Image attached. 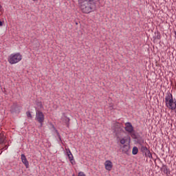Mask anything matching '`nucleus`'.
Wrapping results in <instances>:
<instances>
[{"label": "nucleus", "instance_id": "nucleus-1", "mask_svg": "<svg viewBox=\"0 0 176 176\" xmlns=\"http://www.w3.org/2000/svg\"><path fill=\"white\" fill-rule=\"evenodd\" d=\"M97 2L98 0H78V6L82 13L89 14L96 10Z\"/></svg>", "mask_w": 176, "mask_h": 176}, {"label": "nucleus", "instance_id": "nucleus-2", "mask_svg": "<svg viewBox=\"0 0 176 176\" xmlns=\"http://www.w3.org/2000/svg\"><path fill=\"white\" fill-rule=\"evenodd\" d=\"M165 102L167 108L174 111L176 109V101L173 98V94L168 93L165 97Z\"/></svg>", "mask_w": 176, "mask_h": 176}, {"label": "nucleus", "instance_id": "nucleus-3", "mask_svg": "<svg viewBox=\"0 0 176 176\" xmlns=\"http://www.w3.org/2000/svg\"><path fill=\"white\" fill-rule=\"evenodd\" d=\"M23 56L20 53L12 54L8 56V61L10 64H17L19 61H21Z\"/></svg>", "mask_w": 176, "mask_h": 176}, {"label": "nucleus", "instance_id": "nucleus-4", "mask_svg": "<svg viewBox=\"0 0 176 176\" xmlns=\"http://www.w3.org/2000/svg\"><path fill=\"white\" fill-rule=\"evenodd\" d=\"M35 120L40 123L41 127L43 126V122H45V115H43L42 111L38 110L36 111Z\"/></svg>", "mask_w": 176, "mask_h": 176}, {"label": "nucleus", "instance_id": "nucleus-5", "mask_svg": "<svg viewBox=\"0 0 176 176\" xmlns=\"http://www.w3.org/2000/svg\"><path fill=\"white\" fill-rule=\"evenodd\" d=\"M20 111H21V107L17 104H14L10 107V112L12 113H20Z\"/></svg>", "mask_w": 176, "mask_h": 176}, {"label": "nucleus", "instance_id": "nucleus-6", "mask_svg": "<svg viewBox=\"0 0 176 176\" xmlns=\"http://www.w3.org/2000/svg\"><path fill=\"white\" fill-rule=\"evenodd\" d=\"M113 133H115L116 135H118L120 131H122V128L119 123L115 124L112 127Z\"/></svg>", "mask_w": 176, "mask_h": 176}, {"label": "nucleus", "instance_id": "nucleus-7", "mask_svg": "<svg viewBox=\"0 0 176 176\" xmlns=\"http://www.w3.org/2000/svg\"><path fill=\"white\" fill-rule=\"evenodd\" d=\"M104 167L107 171H111V170H112V168L113 167V164H112V162L111 160H107L104 162Z\"/></svg>", "mask_w": 176, "mask_h": 176}, {"label": "nucleus", "instance_id": "nucleus-8", "mask_svg": "<svg viewBox=\"0 0 176 176\" xmlns=\"http://www.w3.org/2000/svg\"><path fill=\"white\" fill-rule=\"evenodd\" d=\"M21 159L22 163H23L26 168H28V167H30V162H28V160H27L25 155L21 154Z\"/></svg>", "mask_w": 176, "mask_h": 176}, {"label": "nucleus", "instance_id": "nucleus-9", "mask_svg": "<svg viewBox=\"0 0 176 176\" xmlns=\"http://www.w3.org/2000/svg\"><path fill=\"white\" fill-rule=\"evenodd\" d=\"M161 170L164 173L166 174V176H168L170 175V174H171V170H170V168H168L167 165L162 166V167L161 168Z\"/></svg>", "mask_w": 176, "mask_h": 176}, {"label": "nucleus", "instance_id": "nucleus-10", "mask_svg": "<svg viewBox=\"0 0 176 176\" xmlns=\"http://www.w3.org/2000/svg\"><path fill=\"white\" fill-rule=\"evenodd\" d=\"M125 130L128 133H131L132 131H134V128L133 127V125L130 122H126L125 124Z\"/></svg>", "mask_w": 176, "mask_h": 176}, {"label": "nucleus", "instance_id": "nucleus-11", "mask_svg": "<svg viewBox=\"0 0 176 176\" xmlns=\"http://www.w3.org/2000/svg\"><path fill=\"white\" fill-rule=\"evenodd\" d=\"M142 152H144L146 155V156H148V157H152V154L150 153L149 150L146 146H142L141 147Z\"/></svg>", "mask_w": 176, "mask_h": 176}, {"label": "nucleus", "instance_id": "nucleus-12", "mask_svg": "<svg viewBox=\"0 0 176 176\" xmlns=\"http://www.w3.org/2000/svg\"><path fill=\"white\" fill-rule=\"evenodd\" d=\"M123 153L129 155V151H130V144H124L122 147Z\"/></svg>", "mask_w": 176, "mask_h": 176}, {"label": "nucleus", "instance_id": "nucleus-13", "mask_svg": "<svg viewBox=\"0 0 176 176\" xmlns=\"http://www.w3.org/2000/svg\"><path fill=\"white\" fill-rule=\"evenodd\" d=\"M6 142V136H5V134L0 133V144H5Z\"/></svg>", "mask_w": 176, "mask_h": 176}, {"label": "nucleus", "instance_id": "nucleus-14", "mask_svg": "<svg viewBox=\"0 0 176 176\" xmlns=\"http://www.w3.org/2000/svg\"><path fill=\"white\" fill-rule=\"evenodd\" d=\"M67 156L68 157V159L70 162V163L72 164V166H74V164H75V160H74V155H69V154H67Z\"/></svg>", "mask_w": 176, "mask_h": 176}, {"label": "nucleus", "instance_id": "nucleus-15", "mask_svg": "<svg viewBox=\"0 0 176 176\" xmlns=\"http://www.w3.org/2000/svg\"><path fill=\"white\" fill-rule=\"evenodd\" d=\"M69 120H71L69 119V118L67 116H65L63 118V123H65L67 127H69Z\"/></svg>", "mask_w": 176, "mask_h": 176}, {"label": "nucleus", "instance_id": "nucleus-16", "mask_svg": "<svg viewBox=\"0 0 176 176\" xmlns=\"http://www.w3.org/2000/svg\"><path fill=\"white\" fill-rule=\"evenodd\" d=\"M138 153V148L137 146H134L132 150V155H137Z\"/></svg>", "mask_w": 176, "mask_h": 176}, {"label": "nucleus", "instance_id": "nucleus-17", "mask_svg": "<svg viewBox=\"0 0 176 176\" xmlns=\"http://www.w3.org/2000/svg\"><path fill=\"white\" fill-rule=\"evenodd\" d=\"M26 115L28 116V119H32V115L31 114V112L27 111Z\"/></svg>", "mask_w": 176, "mask_h": 176}, {"label": "nucleus", "instance_id": "nucleus-18", "mask_svg": "<svg viewBox=\"0 0 176 176\" xmlns=\"http://www.w3.org/2000/svg\"><path fill=\"white\" fill-rule=\"evenodd\" d=\"M160 38H161L160 32H157V33H155V38L160 39Z\"/></svg>", "mask_w": 176, "mask_h": 176}, {"label": "nucleus", "instance_id": "nucleus-19", "mask_svg": "<svg viewBox=\"0 0 176 176\" xmlns=\"http://www.w3.org/2000/svg\"><path fill=\"white\" fill-rule=\"evenodd\" d=\"M67 155H72V153L71 152V150L69 148H65Z\"/></svg>", "mask_w": 176, "mask_h": 176}, {"label": "nucleus", "instance_id": "nucleus-20", "mask_svg": "<svg viewBox=\"0 0 176 176\" xmlns=\"http://www.w3.org/2000/svg\"><path fill=\"white\" fill-rule=\"evenodd\" d=\"M56 135L59 138L60 141H61V135H60V133H58V131H56Z\"/></svg>", "mask_w": 176, "mask_h": 176}, {"label": "nucleus", "instance_id": "nucleus-21", "mask_svg": "<svg viewBox=\"0 0 176 176\" xmlns=\"http://www.w3.org/2000/svg\"><path fill=\"white\" fill-rule=\"evenodd\" d=\"M56 135L59 138L60 141H61V135H60V133H58V131H56Z\"/></svg>", "mask_w": 176, "mask_h": 176}, {"label": "nucleus", "instance_id": "nucleus-22", "mask_svg": "<svg viewBox=\"0 0 176 176\" xmlns=\"http://www.w3.org/2000/svg\"><path fill=\"white\" fill-rule=\"evenodd\" d=\"M120 144H122V145H124V144H126V140H124V138H122L120 140Z\"/></svg>", "mask_w": 176, "mask_h": 176}, {"label": "nucleus", "instance_id": "nucleus-23", "mask_svg": "<svg viewBox=\"0 0 176 176\" xmlns=\"http://www.w3.org/2000/svg\"><path fill=\"white\" fill-rule=\"evenodd\" d=\"M131 137H132V138H133L134 140H137V135H135V133H132V134H131Z\"/></svg>", "mask_w": 176, "mask_h": 176}, {"label": "nucleus", "instance_id": "nucleus-24", "mask_svg": "<svg viewBox=\"0 0 176 176\" xmlns=\"http://www.w3.org/2000/svg\"><path fill=\"white\" fill-rule=\"evenodd\" d=\"M78 176H86V174H85V173H83V172H80L78 173Z\"/></svg>", "mask_w": 176, "mask_h": 176}, {"label": "nucleus", "instance_id": "nucleus-25", "mask_svg": "<svg viewBox=\"0 0 176 176\" xmlns=\"http://www.w3.org/2000/svg\"><path fill=\"white\" fill-rule=\"evenodd\" d=\"M2 25H3V22L0 21V27H2Z\"/></svg>", "mask_w": 176, "mask_h": 176}, {"label": "nucleus", "instance_id": "nucleus-26", "mask_svg": "<svg viewBox=\"0 0 176 176\" xmlns=\"http://www.w3.org/2000/svg\"><path fill=\"white\" fill-rule=\"evenodd\" d=\"M110 109H113V106H110Z\"/></svg>", "mask_w": 176, "mask_h": 176}, {"label": "nucleus", "instance_id": "nucleus-27", "mask_svg": "<svg viewBox=\"0 0 176 176\" xmlns=\"http://www.w3.org/2000/svg\"><path fill=\"white\" fill-rule=\"evenodd\" d=\"M1 8H2V6H1V4H0V9H1Z\"/></svg>", "mask_w": 176, "mask_h": 176}, {"label": "nucleus", "instance_id": "nucleus-28", "mask_svg": "<svg viewBox=\"0 0 176 176\" xmlns=\"http://www.w3.org/2000/svg\"><path fill=\"white\" fill-rule=\"evenodd\" d=\"M72 176H75V175H73Z\"/></svg>", "mask_w": 176, "mask_h": 176}, {"label": "nucleus", "instance_id": "nucleus-29", "mask_svg": "<svg viewBox=\"0 0 176 176\" xmlns=\"http://www.w3.org/2000/svg\"><path fill=\"white\" fill-rule=\"evenodd\" d=\"M33 1H37V0H33Z\"/></svg>", "mask_w": 176, "mask_h": 176}]
</instances>
